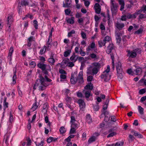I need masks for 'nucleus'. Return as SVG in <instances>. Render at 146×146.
I'll use <instances>...</instances> for the list:
<instances>
[{
	"label": "nucleus",
	"instance_id": "obj_1",
	"mask_svg": "<svg viewBox=\"0 0 146 146\" xmlns=\"http://www.w3.org/2000/svg\"><path fill=\"white\" fill-rule=\"evenodd\" d=\"M38 66L41 69L43 74L46 75L44 76V78L46 80L47 78H48L47 75L48 74V71H51L50 66L49 65H47L44 64H41L40 63H38L37 64Z\"/></svg>",
	"mask_w": 146,
	"mask_h": 146
},
{
	"label": "nucleus",
	"instance_id": "obj_2",
	"mask_svg": "<svg viewBox=\"0 0 146 146\" xmlns=\"http://www.w3.org/2000/svg\"><path fill=\"white\" fill-rule=\"evenodd\" d=\"M74 74H76L75 72L74 74H71L70 81L71 83L72 84H75L78 80V82L80 84H82L84 82L83 79H78L77 76V77H75V78H74Z\"/></svg>",
	"mask_w": 146,
	"mask_h": 146
},
{
	"label": "nucleus",
	"instance_id": "obj_3",
	"mask_svg": "<svg viewBox=\"0 0 146 146\" xmlns=\"http://www.w3.org/2000/svg\"><path fill=\"white\" fill-rule=\"evenodd\" d=\"M41 84L39 87V90L42 91L46 89V87L48 86V85L45 83V80L44 77H41Z\"/></svg>",
	"mask_w": 146,
	"mask_h": 146
},
{
	"label": "nucleus",
	"instance_id": "obj_4",
	"mask_svg": "<svg viewBox=\"0 0 146 146\" xmlns=\"http://www.w3.org/2000/svg\"><path fill=\"white\" fill-rule=\"evenodd\" d=\"M109 72H105L103 74H102L101 76V77L102 78H105L104 81L105 82H107L110 80L111 76V75L109 74Z\"/></svg>",
	"mask_w": 146,
	"mask_h": 146
},
{
	"label": "nucleus",
	"instance_id": "obj_5",
	"mask_svg": "<svg viewBox=\"0 0 146 146\" xmlns=\"http://www.w3.org/2000/svg\"><path fill=\"white\" fill-rule=\"evenodd\" d=\"M121 34L119 31H116L115 32V36L117 40V42L118 43H120L121 41Z\"/></svg>",
	"mask_w": 146,
	"mask_h": 146
},
{
	"label": "nucleus",
	"instance_id": "obj_6",
	"mask_svg": "<svg viewBox=\"0 0 146 146\" xmlns=\"http://www.w3.org/2000/svg\"><path fill=\"white\" fill-rule=\"evenodd\" d=\"M94 9L95 10V12L98 14H99L100 13L101 9L100 6L98 3H96L94 7Z\"/></svg>",
	"mask_w": 146,
	"mask_h": 146
},
{
	"label": "nucleus",
	"instance_id": "obj_7",
	"mask_svg": "<svg viewBox=\"0 0 146 146\" xmlns=\"http://www.w3.org/2000/svg\"><path fill=\"white\" fill-rule=\"evenodd\" d=\"M78 103L79 105L80 109H82L85 108V104L84 100L82 99H80L78 101Z\"/></svg>",
	"mask_w": 146,
	"mask_h": 146
},
{
	"label": "nucleus",
	"instance_id": "obj_8",
	"mask_svg": "<svg viewBox=\"0 0 146 146\" xmlns=\"http://www.w3.org/2000/svg\"><path fill=\"white\" fill-rule=\"evenodd\" d=\"M138 15L137 13H135L133 14H131L130 13H128L127 15V19H135L136 18L137 16Z\"/></svg>",
	"mask_w": 146,
	"mask_h": 146
},
{
	"label": "nucleus",
	"instance_id": "obj_9",
	"mask_svg": "<svg viewBox=\"0 0 146 146\" xmlns=\"http://www.w3.org/2000/svg\"><path fill=\"white\" fill-rule=\"evenodd\" d=\"M127 56L129 57L134 58L137 56V54L136 52L133 51L131 52L130 50H128L127 52Z\"/></svg>",
	"mask_w": 146,
	"mask_h": 146
},
{
	"label": "nucleus",
	"instance_id": "obj_10",
	"mask_svg": "<svg viewBox=\"0 0 146 146\" xmlns=\"http://www.w3.org/2000/svg\"><path fill=\"white\" fill-rule=\"evenodd\" d=\"M113 49H114L113 44H110L107 47L106 53L108 54H109L111 52L112 50Z\"/></svg>",
	"mask_w": 146,
	"mask_h": 146
},
{
	"label": "nucleus",
	"instance_id": "obj_11",
	"mask_svg": "<svg viewBox=\"0 0 146 146\" xmlns=\"http://www.w3.org/2000/svg\"><path fill=\"white\" fill-rule=\"evenodd\" d=\"M131 132L132 133H133V135L139 138H143V136L141 134H140L139 133L137 132L134 130H132L131 131Z\"/></svg>",
	"mask_w": 146,
	"mask_h": 146
},
{
	"label": "nucleus",
	"instance_id": "obj_12",
	"mask_svg": "<svg viewBox=\"0 0 146 146\" xmlns=\"http://www.w3.org/2000/svg\"><path fill=\"white\" fill-rule=\"evenodd\" d=\"M65 4L63 3V7H64L69 8L70 7V5L71 3V0H66Z\"/></svg>",
	"mask_w": 146,
	"mask_h": 146
},
{
	"label": "nucleus",
	"instance_id": "obj_13",
	"mask_svg": "<svg viewBox=\"0 0 146 146\" xmlns=\"http://www.w3.org/2000/svg\"><path fill=\"white\" fill-rule=\"evenodd\" d=\"M85 90H92L93 89V84L91 82L87 84L84 88Z\"/></svg>",
	"mask_w": 146,
	"mask_h": 146
},
{
	"label": "nucleus",
	"instance_id": "obj_14",
	"mask_svg": "<svg viewBox=\"0 0 146 146\" xmlns=\"http://www.w3.org/2000/svg\"><path fill=\"white\" fill-rule=\"evenodd\" d=\"M40 79L38 78L36 79V82L35 84L37 86H40L41 84V80L42 79L41 77H43L40 74V76H39Z\"/></svg>",
	"mask_w": 146,
	"mask_h": 146
},
{
	"label": "nucleus",
	"instance_id": "obj_15",
	"mask_svg": "<svg viewBox=\"0 0 146 146\" xmlns=\"http://www.w3.org/2000/svg\"><path fill=\"white\" fill-rule=\"evenodd\" d=\"M29 5V2L28 0H23L21 1L20 3V5L21 6H26V5Z\"/></svg>",
	"mask_w": 146,
	"mask_h": 146
},
{
	"label": "nucleus",
	"instance_id": "obj_16",
	"mask_svg": "<svg viewBox=\"0 0 146 146\" xmlns=\"http://www.w3.org/2000/svg\"><path fill=\"white\" fill-rule=\"evenodd\" d=\"M118 2L119 4L121 5L120 8V10L122 11L124 8L125 5V3L124 0H118Z\"/></svg>",
	"mask_w": 146,
	"mask_h": 146
},
{
	"label": "nucleus",
	"instance_id": "obj_17",
	"mask_svg": "<svg viewBox=\"0 0 146 146\" xmlns=\"http://www.w3.org/2000/svg\"><path fill=\"white\" fill-rule=\"evenodd\" d=\"M83 93L84 94L85 97L87 98H88L90 96L91 91H86L85 90H84L83 91Z\"/></svg>",
	"mask_w": 146,
	"mask_h": 146
},
{
	"label": "nucleus",
	"instance_id": "obj_18",
	"mask_svg": "<svg viewBox=\"0 0 146 146\" xmlns=\"http://www.w3.org/2000/svg\"><path fill=\"white\" fill-rule=\"evenodd\" d=\"M71 42L72 46L75 45L76 44H78V39H77L75 37H74L72 39Z\"/></svg>",
	"mask_w": 146,
	"mask_h": 146
},
{
	"label": "nucleus",
	"instance_id": "obj_19",
	"mask_svg": "<svg viewBox=\"0 0 146 146\" xmlns=\"http://www.w3.org/2000/svg\"><path fill=\"white\" fill-rule=\"evenodd\" d=\"M134 71L135 72L136 74L137 75H140L142 72V68L139 67L137 68Z\"/></svg>",
	"mask_w": 146,
	"mask_h": 146
},
{
	"label": "nucleus",
	"instance_id": "obj_20",
	"mask_svg": "<svg viewBox=\"0 0 146 146\" xmlns=\"http://www.w3.org/2000/svg\"><path fill=\"white\" fill-rule=\"evenodd\" d=\"M53 56L54 54H52L51 56V57L49 58L48 60V61L51 63V65H54V63L55 62V60L53 58Z\"/></svg>",
	"mask_w": 146,
	"mask_h": 146
},
{
	"label": "nucleus",
	"instance_id": "obj_21",
	"mask_svg": "<svg viewBox=\"0 0 146 146\" xmlns=\"http://www.w3.org/2000/svg\"><path fill=\"white\" fill-rule=\"evenodd\" d=\"M116 27L118 29L120 30L124 27V25L123 23H116Z\"/></svg>",
	"mask_w": 146,
	"mask_h": 146
},
{
	"label": "nucleus",
	"instance_id": "obj_22",
	"mask_svg": "<svg viewBox=\"0 0 146 146\" xmlns=\"http://www.w3.org/2000/svg\"><path fill=\"white\" fill-rule=\"evenodd\" d=\"M48 104L47 103H46L44 104L43 106V109L42 110V111L44 112H44H46L48 108Z\"/></svg>",
	"mask_w": 146,
	"mask_h": 146
},
{
	"label": "nucleus",
	"instance_id": "obj_23",
	"mask_svg": "<svg viewBox=\"0 0 146 146\" xmlns=\"http://www.w3.org/2000/svg\"><path fill=\"white\" fill-rule=\"evenodd\" d=\"M71 52V50H67L64 52V56L65 57H67L70 55V53Z\"/></svg>",
	"mask_w": 146,
	"mask_h": 146
},
{
	"label": "nucleus",
	"instance_id": "obj_24",
	"mask_svg": "<svg viewBox=\"0 0 146 146\" xmlns=\"http://www.w3.org/2000/svg\"><path fill=\"white\" fill-rule=\"evenodd\" d=\"M96 139V137L94 136H93L91 137H90L89 139L88 143H90L92 142L95 141Z\"/></svg>",
	"mask_w": 146,
	"mask_h": 146
},
{
	"label": "nucleus",
	"instance_id": "obj_25",
	"mask_svg": "<svg viewBox=\"0 0 146 146\" xmlns=\"http://www.w3.org/2000/svg\"><path fill=\"white\" fill-rule=\"evenodd\" d=\"M138 110L140 114L142 115L144 114V109L141 106H138Z\"/></svg>",
	"mask_w": 146,
	"mask_h": 146
},
{
	"label": "nucleus",
	"instance_id": "obj_26",
	"mask_svg": "<svg viewBox=\"0 0 146 146\" xmlns=\"http://www.w3.org/2000/svg\"><path fill=\"white\" fill-rule=\"evenodd\" d=\"M111 2L112 6H111V10L112 11L113 9L114 10L116 11L117 9V6L116 5L114 4V3H113V0H111Z\"/></svg>",
	"mask_w": 146,
	"mask_h": 146
},
{
	"label": "nucleus",
	"instance_id": "obj_27",
	"mask_svg": "<svg viewBox=\"0 0 146 146\" xmlns=\"http://www.w3.org/2000/svg\"><path fill=\"white\" fill-rule=\"evenodd\" d=\"M74 17H72L71 18L68 19L67 20V23L70 24H73L74 23Z\"/></svg>",
	"mask_w": 146,
	"mask_h": 146
},
{
	"label": "nucleus",
	"instance_id": "obj_28",
	"mask_svg": "<svg viewBox=\"0 0 146 146\" xmlns=\"http://www.w3.org/2000/svg\"><path fill=\"white\" fill-rule=\"evenodd\" d=\"M86 120L88 123H90L92 122V118L90 114H88L86 116Z\"/></svg>",
	"mask_w": 146,
	"mask_h": 146
},
{
	"label": "nucleus",
	"instance_id": "obj_29",
	"mask_svg": "<svg viewBox=\"0 0 146 146\" xmlns=\"http://www.w3.org/2000/svg\"><path fill=\"white\" fill-rule=\"evenodd\" d=\"M93 68L92 66L88 67L87 70V73L88 75L91 74L92 73Z\"/></svg>",
	"mask_w": 146,
	"mask_h": 146
},
{
	"label": "nucleus",
	"instance_id": "obj_30",
	"mask_svg": "<svg viewBox=\"0 0 146 146\" xmlns=\"http://www.w3.org/2000/svg\"><path fill=\"white\" fill-rule=\"evenodd\" d=\"M16 71L14 72V75L13 77V84H15L16 82V80L17 79V76L16 75Z\"/></svg>",
	"mask_w": 146,
	"mask_h": 146
},
{
	"label": "nucleus",
	"instance_id": "obj_31",
	"mask_svg": "<svg viewBox=\"0 0 146 146\" xmlns=\"http://www.w3.org/2000/svg\"><path fill=\"white\" fill-rule=\"evenodd\" d=\"M9 138V135L7 134L5 135L4 138V141L5 143L7 144H8V141Z\"/></svg>",
	"mask_w": 146,
	"mask_h": 146
},
{
	"label": "nucleus",
	"instance_id": "obj_32",
	"mask_svg": "<svg viewBox=\"0 0 146 146\" xmlns=\"http://www.w3.org/2000/svg\"><path fill=\"white\" fill-rule=\"evenodd\" d=\"M13 21V17L12 16L10 15L8 17V22L7 24H9L12 23Z\"/></svg>",
	"mask_w": 146,
	"mask_h": 146
},
{
	"label": "nucleus",
	"instance_id": "obj_33",
	"mask_svg": "<svg viewBox=\"0 0 146 146\" xmlns=\"http://www.w3.org/2000/svg\"><path fill=\"white\" fill-rule=\"evenodd\" d=\"M106 41L104 40H103V41H98V44L99 46V47H102V45L103 46H104L105 45L106 43Z\"/></svg>",
	"mask_w": 146,
	"mask_h": 146
},
{
	"label": "nucleus",
	"instance_id": "obj_34",
	"mask_svg": "<svg viewBox=\"0 0 146 146\" xmlns=\"http://www.w3.org/2000/svg\"><path fill=\"white\" fill-rule=\"evenodd\" d=\"M14 50L13 48V47H11L9 50V56L10 57H11L12 56V55L13 52Z\"/></svg>",
	"mask_w": 146,
	"mask_h": 146
},
{
	"label": "nucleus",
	"instance_id": "obj_35",
	"mask_svg": "<svg viewBox=\"0 0 146 146\" xmlns=\"http://www.w3.org/2000/svg\"><path fill=\"white\" fill-rule=\"evenodd\" d=\"M59 131L60 132V133L61 134L64 133L66 132L64 127L63 126L61 127L60 128Z\"/></svg>",
	"mask_w": 146,
	"mask_h": 146
},
{
	"label": "nucleus",
	"instance_id": "obj_36",
	"mask_svg": "<svg viewBox=\"0 0 146 146\" xmlns=\"http://www.w3.org/2000/svg\"><path fill=\"white\" fill-rule=\"evenodd\" d=\"M99 69L98 68H97L94 67L93 68L92 73L93 74H96L98 72Z\"/></svg>",
	"mask_w": 146,
	"mask_h": 146
},
{
	"label": "nucleus",
	"instance_id": "obj_37",
	"mask_svg": "<svg viewBox=\"0 0 146 146\" xmlns=\"http://www.w3.org/2000/svg\"><path fill=\"white\" fill-rule=\"evenodd\" d=\"M117 74L118 79L120 80L121 79L123 76V72H121V73H118Z\"/></svg>",
	"mask_w": 146,
	"mask_h": 146
},
{
	"label": "nucleus",
	"instance_id": "obj_38",
	"mask_svg": "<svg viewBox=\"0 0 146 146\" xmlns=\"http://www.w3.org/2000/svg\"><path fill=\"white\" fill-rule=\"evenodd\" d=\"M75 31L73 30H72L70 32L68 33V37H70L72 36V35L75 34Z\"/></svg>",
	"mask_w": 146,
	"mask_h": 146
},
{
	"label": "nucleus",
	"instance_id": "obj_39",
	"mask_svg": "<svg viewBox=\"0 0 146 146\" xmlns=\"http://www.w3.org/2000/svg\"><path fill=\"white\" fill-rule=\"evenodd\" d=\"M143 31V30L141 28H140L137 31L135 32L134 34H137L138 35H139L140 34H141L142 33Z\"/></svg>",
	"mask_w": 146,
	"mask_h": 146
},
{
	"label": "nucleus",
	"instance_id": "obj_40",
	"mask_svg": "<svg viewBox=\"0 0 146 146\" xmlns=\"http://www.w3.org/2000/svg\"><path fill=\"white\" fill-rule=\"evenodd\" d=\"M93 65L99 70L100 67V64L98 62H95L93 63Z\"/></svg>",
	"mask_w": 146,
	"mask_h": 146
},
{
	"label": "nucleus",
	"instance_id": "obj_41",
	"mask_svg": "<svg viewBox=\"0 0 146 146\" xmlns=\"http://www.w3.org/2000/svg\"><path fill=\"white\" fill-rule=\"evenodd\" d=\"M117 71V73H121L123 72V70L121 66L116 68Z\"/></svg>",
	"mask_w": 146,
	"mask_h": 146
},
{
	"label": "nucleus",
	"instance_id": "obj_42",
	"mask_svg": "<svg viewBox=\"0 0 146 146\" xmlns=\"http://www.w3.org/2000/svg\"><path fill=\"white\" fill-rule=\"evenodd\" d=\"M94 109L95 111H98L99 109V106L98 105V104L97 103L96 104L95 106H93Z\"/></svg>",
	"mask_w": 146,
	"mask_h": 146
},
{
	"label": "nucleus",
	"instance_id": "obj_43",
	"mask_svg": "<svg viewBox=\"0 0 146 146\" xmlns=\"http://www.w3.org/2000/svg\"><path fill=\"white\" fill-rule=\"evenodd\" d=\"M71 127H74V128H76L78 127V125L77 123L75 122L72 123H71Z\"/></svg>",
	"mask_w": 146,
	"mask_h": 146
},
{
	"label": "nucleus",
	"instance_id": "obj_44",
	"mask_svg": "<svg viewBox=\"0 0 146 146\" xmlns=\"http://www.w3.org/2000/svg\"><path fill=\"white\" fill-rule=\"evenodd\" d=\"M76 129L74 127H71L70 131V134H72L75 133L76 132Z\"/></svg>",
	"mask_w": 146,
	"mask_h": 146
},
{
	"label": "nucleus",
	"instance_id": "obj_45",
	"mask_svg": "<svg viewBox=\"0 0 146 146\" xmlns=\"http://www.w3.org/2000/svg\"><path fill=\"white\" fill-rule=\"evenodd\" d=\"M77 55H76L75 54L74 52L73 53L72 55L70 57V59L71 61H74L75 59L76 56Z\"/></svg>",
	"mask_w": 146,
	"mask_h": 146
},
{
	"label": "nucleus",
	"instance_id": "obj_46",
	"mask_svg": "<svg viewBox=\"0 0 146 146\" xmlns=\"http://www.w3.org/2000/svg\"><path fill=\"white\" fill-rule=\"evenodd\" d=\"M34 25L35 28L37 29H38V22L36 20H35L33 21Z\"/></svg>",
	"mask_w": 146,
	"mask_h": 146
},
{
	"label": "nucleus",
	"instance_id": "obj_47",
	"mask_svg": "<svg viewBox=\"0 0 146 146\" xmlns=\"http://www.w3.org/2000/svg\"><path fill=\"white\" fill-rule=\"evenodd\" d=\"M83 72L80 71L78 74V79H83Z\"/></svg>",
	"mask_w": 146,
	"mask_h": 146
},
{
	"label": "nucleus",
	"instance_id": "obj_48",
	"mask_svg": "<svg viewBox=\"0 0 146 146\" xmlns=\"http://www.w3.org/2000/svg\"><path fill=\"white\" fill-rule=\"evenodd\" d=\"M76 121L75 119V117L74 116H72L71 117V120L70 123H72L75 122Z\"/></svg>",
	"mask_w": 146,
	"mask_h": 146
},
{
	"label": "nucleus",
	"instance_id": "obj_49",
	"mask_svg": "<svg viewBox=\"0 0 146 146\" xmlns=\"http://www.w3.org/2000/svg\"><path fill=\"white\" fill-rule=\"evenodd\" d=\"M13 119V115L11 114V112H10V117L9 119V121L10 123H11L12 122Z\"/></svg>",
	"mask_w": 146,
	"mask_h": 146
},
{
	"label": "nucleus",
	"instance_id": "obj_50",
	"mask_svg": "<svg viewBox=\"0 0 146 146\" xmlns=\"http://www.w3.org/2000/svg\"><path fill=\"white\" fill-rule=\"evenodd\" d=\"M116 134V133L115 132H112L110 133L107 136V137H112Z\"/></svg>",
	"mask_w": 146,
	"mask_h": 146
},
{
	"label": "nucleus",
	"instance_id": "obj_51",
	"mask_svg": "<svg viewBox=\"0 0 146 146\" xmlns=\"http://www.w3.org/2000/svg\"><path fill=\"white\" fill-rule=\"evenodd\" d=\"M44 143V141H42L40 142V143H39L38 144H37L36 143V142H35V143L36 145V146H43L44 144L43 143Z\"/></svg>",
	"mask_w": 146,
	"mask_h": 146
},
{
	"label": "nucleus",
	"instance_id": "obj_52",
	"mask_svg": "<svg viewBox=\"0 0 146 146\" xmlns=\"http://www.w3.org/2000/svg\"><path fill=\"white\" fill-rule=\"evenodd\" d=\"M38 106L36 102H35L33 105L32 108L34 109V110H35L37 108Z\"/></svg>",
	"mask_w": 146,
	"mask_h": 146
},
{
	"label": "nucleus",
	"instance_id": "obj_53",
	"mask_svg": "<svg viewBox=\"0 0 146 146\" xmlns=\"http://www.w3.org/2000/svg\"><path fill=\"white\" fill-rule=\"evenodd\" d=\"M65 14L66 15H69L71 12V11L69 9H68L65 10Z\"/></svg>",
	"mask_w": 146,
	"mask_h": 146
},
{
	"label": "nucleus",
	"instance_id": "obj_54",
	"mask_svg": "<svg viewBox=\"0 0 146 146\" xmlns=\"http://www.w3.org/2000/svg\"><path fill=\"white\" fill-rule=\"evenodd\" d=\"M90 56L91 58L93 59L96 58L97 57L96 54L94 53H92L90 54Z\"/></svg>",
	"mask_w": 146,
	"mask_h": 146
},
{
	"label": "nucleus",
	"instance_id": "obj_55",
	"mask_svg": "<svg viewBox=\"0 0 146 146\" xmlns=\"http://www.w3.org/2000/svg\"><path fill=\"white\" fill-rule=\"evenodd\" d=\"M123 142H117L115 144V146H121L123 145Z\"/></svg>",
	"mask_w": 146,
	"mask_h": 146
},
{
	"label": "nucleus",
	"instance_id": "obj_56",
	"mask_svg": "<svg viewBox=\"0 0 146 146\" xmlns=\"http://www.w3.org/2000/svg\"><path fill=\"white\" fill-rule=\"evenodd\" d=\"M145 18V15L143 14H140L139 15V19H142Z\"/></svg>",
	"mask_w": 146,
	"mask_h": 146
},
{
	"label": "nucleus",
	"instance_id": "obj_57",
	"mask_svg": "<svg viewBox=\"0 0 146 146\" xmlns=\"http://www.w3.org/2000/svg\"><path fill=\"white\" fill-rule=\"evenodd\" d=\"M146 91L144 88L140 90L139 92V94H142L145 93Z\"/></svg>",
	"mask_w": 146,
	"mask_h": 146
},
{
	"label": "nucleus",
	"instance_id": "obj_58",
	"mask_svg": "<svg viewBox=\"0 0 146 146\" xmlns=\"http://www.w3.org/2000/svg\"><path fill=\"white\" fill-rule=\"evenodd\" d=\"M53 137H50L47 140L48 143H50L53 141Z\"/></svg>",
	"mask_w": 146,
	"mask_h": 146
},
{
	"label": "nucleus",
	"instance_id": "obj_59",
	"mask_svg": "<svg viewBox=\"0 0 146 146\" xmlns=\"http://www.w3.org/2000/svg\"><path fill=\"white\" fill-rule=\"evenodd\" d=\"M65 100L67 102H70L71 100L72 99L71 98L68 96H66V97L65 98Z\"/></svg>",
	"mask_w": 146,
	"mask_h": 146
},
{
	"label": "nucleus",
	"instance_id": "obj_60",
	"mask_svg": "<svg viewBox=\"0 0 146 146\" xmlns=\"http://www.w3.org/2000/svg\"><path fill=\"white\" fill-rule=\"evenodd\" d=\"M127 73L129 74L133 75V73L132 70L131 68L127 70Z\"/></svg>",
	"mask_w": 146,
	"mask_h": 146
},
{
	"label": "nucleus",
	"instance_id": "obj_61",
	"mask_svg": "<svg viewBox=\"0 0 146 146\" xmlns=\"http://www.w3.org/2000/svg\"><path fill=\"white\" fill-rule=\"evenodd\" d=\"M31 141L30 138L29 137L27 140V145L29 146L31 145Z\"/></svg>",
	"mask_w": 146,
	"mask_h": 146
},
{
	"label": "nucleus",
	"instance_id": "obj_62",
	"mask_svg": "<svg viewBox=\"0 0 146 146\" xmlns=\"http://www.w3.org/2000/svg\"><path fill=\"white\" fill-rule=\"evenodd\" d=\"M93 79V77L92 76H89L87 78V80L88 82H91Z\"/></svg>",
	"mask_w": 146,
	"mask_h": 146
},
{
	"label": "nucleus",
	"instance_id": "obj_63",
	"mask_svg": "<svg viewBox=\"0 0 146 146\" xmlns=\"http://www.w3.org/2000/svg\"><path fill=\"white\" fill-rule=\"evenodd\" d=\"M100 29L101 30H104L105 29V28L104 26L103 25V23H101L100 25Z\"/></svg>",
	"mask_w": 146,
	"mask_h": 146
},
{
	"label": "nucleus",
	"instance_id": "obj_64",
	"mask_svg": "<svg viewBox=\"0 0 146 146\" xmlns=\"http://www.w3.org/2000/svg\"><path fill=\"white\" fill-rule=\"evenodd\" d=\"M59 72L60 74H66V71L62 69L59 70Z\"/></svg>",
	"mask_w": 146,
	"mask_h": 146
}]
</instances>
